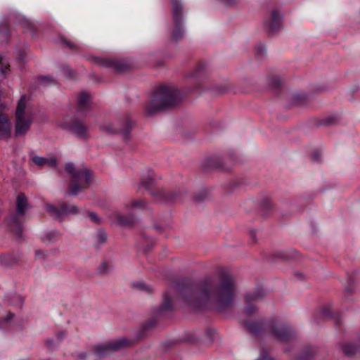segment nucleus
<instances>
[{
  "instance_id": "3c124183",
  "label": "nucleus",
  "mask_w": 360,
  "mask_h": 360,
  "mask_svg": "<svg viewBox=\"0 0 360 360\" xmlns=\"http://www.w3.org/2000/svg\"><path fill=\"white\" fill-rule=\"evenodd\" d=\"M140 285H141V288H144L147 292H150L151 291V288H149V287L146 286L144 284H141Z\"/></svg>"
},
{
  "instance_id": "f3484780",
  "label": "nucleus",
  "mask_w": 360,
  "mask_h": 360,
  "mask_svg": "<svg viewBox=\"0 0 360 360\" xmlns=\"http://www.w3.org/2000/svg\"><path fill=\"white\" fill-rule=\"evenodd\" d=\"M3 107L0 105V139L7 140L11 137V124L8 117L2 112Z\"/></svg>"
},
{
  "instance_id": "603ef678",
  "label": "nucleus",
  "mask_w": 360,
  "mask_h": 360,
  "mask_svg": "<svg viewBox=\"0 0 360 360\" xmlns=\"http://www.w3.org/2000/svg\"><path fill=\"white\" fill-rule=\"evenodd\" d=\"M259 360H271V359H267L266 358L262 356V357H260Z\"/></svg>"
},
{
  "instance_id": "a19ab883",
  "label": "nucleus",
  "mask_w": 360,
  "mask_h": 360,
  "mask_svg": "<svg viewBox=\"0 0 360 360\" xmlns=\"http://www.w3.org/2000/svg\"><path fill=\"white\" fill-rule=\"evenodd\" d=\"M143 238L148 243L147 245H155L154 243V238L151 237L146 236V235H143Z\"/></svg>"
},
{
  "instance_id": "412c9836",
  "label": "nucleus",
  "mask_w": 360,
  "mask_h": 360,
  "mask_svg": "<svg viewBox=\"0 0 360 360\" xmlns=\"http://www.w3.org/2000/svg\"><path fill=\"white\" fill-rule=\"evenodd\" d=\"M316 353V349L314 347H309L304 349L297 360H311Z\"/></svg>"
},
{
  "instance_id": "cd10ccee",
  "label": "nucleus",
  "mask_w": 360,
  "mask_h": 360,
  "mask_svg": "<svg viewBox=\"0 0 360 360\" xmlns=\"http://www.w3.org/2000/svg\"><path fill=\"white\" fill-rule=\"evenodd\" d=\"M172 304L171 299L167 295H165L164 296L162 304L161 305L160 309V313L166 311L172 310Z\"/></svg>"
},
{
  "instance_id": "4be33fe9",
  "label": "nucleus",
  "mask_w": 360,
  "mask_h": 360,
  "mask_svg": "<svg viewBox=\"0 0 360 360\" xmlns=\"http://www.w3.org/2000/svg\"><path fill=\"white\" fill-rule=\"evenodd\" d=\"M147 204L143 200H134L127 205L128 209L144 210Z\"/></svg>"
},
{
  "instance_id": "0eeeda50",
  "label": "nucleus",
  "mask_w": 360,
  "mask_h": 360,
  "mask_svg": "<svg viewBox=\"0 0 360 360\" xmlns=\"http://www.w3.org/2000/svg\"><path fill=\"white\" fill-rule=\"evenodd\" d=\"M29 207L27 198L23 193H20L16 199V211L8 217V224L11 229L18 236L21 237L22 223L25 213Z\"/></svg>"
},
{
  "instance_id": "a211bd4d",
  "label": "nucleus",
  "mask_w": 360,
  "mask_h": 360,
  "mask_svg": "<svg viewBox=\"0 0 360 360\" xmlns=\"http://www.w3.org/2000/svg\"><path fill=\"white\" fill-rule=\"evenodd\" d=\"M111 219L114 223L122 226H131L136 221V218L133 215L124 216L117 211L111 214Z\"/></svg>"
},
{
  "instance_id": "dca6fc26",
  "label": "nucleus",
  "mask_w": 360,
  "mask_h": 360,
  "mask_svg": "<svg viewBox=\"0 0 360 360\" xmlns=\"http://www.w3.org/2000/svg\"><path fill=\"white\" fill-rule=\"evenodd\" d=\"M133 127L132 121L127 117L122 127L115 128L112 125L101 126L100 129L102 131H106L108 134H117L122 133L124 135V139H127L130 131Z\"/></svg>"
},
{
  "instance_id": "f03ea898",
  "label": "nucleus",
  "mask_w": 360,
  "mask_h": 360,
  "mask_svg": "<svg viewBox=\"0 0 360 360\" xmlns=\"http://www.w3.org/2000/svg\"><path fill=\"white\" fill-rule=\"evenodd\" d=\"M183 96L174 86L161 85L150 96V100L146 105L148 115L169 108H173L181 102Z\"/></svg>"
},
{
  "instance_id": "473e14b6",
  "label": "nucleus",
  "mask_w": 360,
  "mask_h": 360,
  "mask_svg": "<svg viewBox=\"0 0 360 360\" xmlns=\"http://www.w3.org/2000/svg\"><path fill=\"white\" fill-rule=\"evenodd\" d=\"M14 317L13 314H9L0 323V327L3 328H8L12 326L11 319Z\"/></svg>"
},
{
  "instance_id": "49530a36",
  "label": "nucleus",
  "mask_w": 360,
  "mask_h": 360,
  "mask_svg": "<svg viewBox=\"0 0 360 360\" xmlns=\"http://www.w3.org/2000/svg\"><path fill=\"white\" fill-rule=\"evenodd\" d=\"M265 52V49L264 46H259L257 48V53L258 55H262Z\"/></svg>"
},
{
  "instance_id": "4468645a",
  "label": "nucleus",
  "mask_w": 360,
  "mask_h": 360,
  "mask_svg": "<svg viewBox=\"0 0 360 360\" xmlns=\"http://www.w3.org/2000/svg\"><path fill=\"white\" fill-rule=\"evenodd\" d=\"M92 60L96 65L113 69L117 72H123L130 67L129 63L121 60H110L98 57H94Z\"/></svg>"
},
{
  "instance_id": "f704fd0d",
  "label": "nucleus",
  "mask_w": 360,
  "mask_h": 360,
  "mask_svg": "<svg viewBox=\"0 0 360 360\" xmlns=\"http://www.w3.org/2000/svg\"><path fill=\"white\" fill-rule=\"evenodd\" d=\"M106 239H107V235H106L105 232L103 230H99L96 234V240H97L98 243L99 244L102 245L106 241Z\"/></svg>"
},
{
  "instance_id": "4c0bfd02",
  "label": "nucleus",
  "mask_w": 360,
  "mask_h": 360,
  "mask_svg": "<svg viewBox=\"0 0 360 360\" xmlns=\"http://www.w3.org/2000/svg\"><path fill=\"white\" fill-rule=\"evenodd\" d=\"M88 216L91 220L95 224H99L101 222V218L94 212H89Z\"/></svg>"
},
{
  "instance_id": "de8ad7c7",
  "label": "nucleus",
  "mask_w": 360,
  "mask_h": 360,
  "mask_svg": "<svg viewBox=\"0 0 360 360\" xmlns=\"http://www.w3.org/2000/svg\"><path fill=\"white\" fill-rule=\"evenodd\" d=\"M46 345H48V347H53L54 346V342H53V340H48L46 341Z\"/></svg>"
},
{
  "instance_id": "79ce46f5",
  "label": "nucleus",
  "mask_w": 360,
  "mask_h": 360,
  "mask_svg": "<svg viewBox=\"0 0 360 360\" xmlns=\"http://www.w3.org/2000/svg\"><path fill=\"white\" fill-rule=\"evenodd\" d=\"M226 6H231L236 3L237 0H219Z\"/></svg>"
},
{
  "instance_id": "39448f33",
  "label": "nucleus",
  "mask_w": 360,
  "mask_h": 360,
  "mask_svg": "<svg viewBox=\"0 0 360 360\" xmlns=\"http://www.w3.org/2000/svg\"><path fill=\"white\" fill-rule=\"evenodd\" d=\"M15 117V135L23 136L30 130L34 119V113L27 107L25 95H22L18 102Z\"/></svg>"
},
{
  "instance_id": "7ed1b4c3",
  "label": "nucleus",
  "mask_w": 360,
  "mask_h": 360,
  "mask_svg": "<svg viewBox=\"0 0 360 360\" xmlns=\"http://www.w3.org/2000/svg\"><path fill=\"white\" fill-rule=\"evenodd\" d=\"M244 326L254 335H259L261 332L265 331L280 341L289 340L294 335L289 326L277 320L245 322Z\"/></svg>"
},
{
  "instance_id": "58836bf2",
  "label": "nucleus",
  "mask_w": 360,
  "mask_h": 360,
  "mask_svg": "<svg viewBox=\"0 0 360 360\" xmlns=\"http://www.w3.org/2000/svg\"><path fill=\"white\" fill-rule=\"evenodd\" d=\"M13 298L15 301H11V304H18L19 306H21L23 302V299L18 295H14Z\"/></svg>"
},
{
  "instance_id": "6ab92c4d",
  "label": "nucleus",
  "mask_w": 360,
  "mask_h": 360,
  "mask_svg": "<svg viewBox=\"0 0 360 360\" xmlns=\"http://www.w3.org/2000/svg\"><path fill=\"white\" fill-rule=\"evenodd\" d=\"M90 109V97L85 93L79 94L77 98V111L80 113H85Z\"/></svg>"
},
{
  "instance_id": "9b49d317",
  "label": "nucleus",
  "mask_w": 360,
  "mask_h": 360,
  "mask_svg": "<svg viewBox=\"0 0 360 360\" xmlns=\"http://www.w3.org/2000/svg\"><path fill=\"white\" fill-rule=\"evenodd\" d=\"M46 209L58 220H62L64 216L69 214L75 215L79 212V210L77 206L70 205L64 202L60 203L59 207L47 205L46 206Z\"/></svg>"
},
{
  "instance_id": "c9c22d12",
  "label": "nucleus",
  "mask_w": 360,
  "mask_h": 360,
  "mask_svg": "<svg viewBox=\"0 0 360 360\" xmlns=\"http://www.w3.org/2000/svg\"><path fill=\"white\" fill-rule=\"evenodd\" d=\"M207 198V192L205 190L200 191L195 196V201H202Z\"/></svg>"
},
{
  "instance_id": "a18cd8bd",
  "label": "nucleus",
  "mask_w": 360,
  "mask_h": 360,
  "mask_svg": "<svg viewBox=\"0 0 360 360\" xmlns=\"http://www.w3.org/2000/svg\"><path fill=\"white\" fill-rule=\"evenodd\" d=\"M65 335L64 332H59L56 334L58 342H60Z\"/></svg>"
},
{
  "instance_id": "b1692460",
  "label": "nucleus",
  "mask_w": 360,
  "mask_h": 360,
  "mask_svg": "<svg viewBox=\"0 0 360 360\" xmlns=\"http://www.w3.org/2000/svg\"><path fill=\"white\" fill-rule=\"evenodd\" d=\"M18 259L16 257L9 255H3L0 256V264L4 266H11Z\"/></svg>"
},
{
  "instance_id": "ddd939ff",
  "label": "nucleus",
  "mask_w": 360,
  "mask_h": 360,
  "mask_svg": "<svg viewBox=\"0 0 360 360\" xmlns=\"http://www.w3.org/2000/svg\"><path fill=\"white\" fill-rule=\"evenodd\" d=\"M152 195L158 200L165 202H176L184 200L185 193L180 191H166L164 189H158L156 191H150Z\"/></svg>"
},
{
  "instance_id": "6e6552de",
  "label": "nucleus",
  "mask_w": 360,
  "mask_h": 360,
  "mask_svg": "<svg viewBox=\"0 0 360 360\" xmlns=\"http://www.w3.org/2000/svg\"><path fill=\"white\" fill-rule=\"evenodd\" d=\"M172 6V19L174 28L172 32V39L177 41L184 35L183 30V8L181 0H169Z\"/></svg>"
},
{
  "instance_id": "f257e3e1",
  "label": "nucleus",
  "mask_w": 360,
  "mask_h": 360,
  "mask_svg": "<svg viewBox=\"0 0 360 360\" xmlns=\"http://www.w3.org/2000/svg\"><path fill=\"white\" fill-rule=\"evenodd\" d=\"M219 274L218 278H208L195 288L188 284L183 289L178 288L191 309L198 311L212 306L223 308L231 304L236 291L235 280L226 271Z\"/></svg>"
},
{
  "instance_id": "7c9ffc66",
  "label": "nucleus",
  "mask_w": 360,
  "mask_h": 360,
  "mask_svg": "<svg viewBox=\"0 0 360 360\" xmlns=\"http://www.w3.org/2000/svg\"><path fill=\"white\" fill-rule=\"evenodd\" d=\"M60 41L70 50L77 51L79 49L77 44L66 39L63 37H60Z\"/></svg>"
},
{
  "instance_id": "bb28decb",
  "label": "nucleus",
  "mask_w": 360,
  "mask_h": 360,
  "mask_svg": "<svg viewBox=\"0 0 360 360\" xmlns=\"http://www.w3.org/2000/svg\"><path fill=\"white\" fill-rule=\"evenodd\" d=\"M38 82L40 84L44 86L52 85L56 84L54 78L51 75L39 76Z\"/></svg>"
},
{
  "instance_id": "c03bdc74",
  "label": "nucleus",
  "mask_w": 360,
  "mask_h": 360,
  "mask_svg": "<svg viewBox=\"0 0 360 360\" xmlns=\"http://www.w3.org/2000/svg\"><path fill=\"white\" fill-rule=\"evenodd\" d=\"M263 207H266V209H269L271 207V202L269 200H264L262 203Z\"/></svg>"
},
{
  "instance_id": "f8f14e48",
  "label": "nucleus",
  "mask_w": 360,
  "mask_h": 360,
  "mask_svg": "<svg viewBox=\"0 0 360 360\" xmlns=\"http://www.w3.org/2000/svg\"><path fill=\"white\" fill-rule=\"evenodd\" d=\"M283 15L277 8H273L270 11L269 15L264 21V26L266 30L270 33H274L279 30L282 27Z\"/></svg>"
},
{
  "instance_id": "ea45409f",
  "label": "nucleus",
  "mask_w": 360,
  "mask_h": 360,
  "mask_svg": "<svg viewBox=\"0 0 360 360\" xmlns=\"http://www.w3.org/2000/svg\"><path fill=\"white\" fill-rule=\"evenodd\" d=\"M250 245H253L256 243V232L255 231H250Z\"/></svg>"
},
{
  "instance_id": "aec40b11",
  "label": "nucleus",
  "mask_w": 360,
  "mask_h": 360,
  "mask_svg": "<svg viewBox=\"0 0 360 360\" xmlns=\"http://www.w3.org/2000/svg\"><path fill=\"white\" fill-rule=\"evenodd\" d=\"M32 162L40 167L49 166L50 167H56L57 165V159L55 157L51 158H45L41 156L34 155L32 158Z\"/></svg>"
},
{
  "instance_id": "423d86ee",
  "label": "nucleus",
  "mask_w": 360,
  "mask_h": 360,
  "mask_svg": "<svg viewBox=\"0 0 360 360\" xmlns=\"http://www.w3.org/2000/svg\"><path fill=\"white\" fill-rule=\"evenodd\" d=\"M130 345L131 341L125 338H122L96 347L94 352L82 353L79 354V359L80 360H92L94 358H101Z\"/></svg>"
},
{
  "instance_id": "e433bc0d",
  "label": "nucleus",
  "mask_w": 360,
  "mask_h": 360,
  "mask_svg": "<svg viewBox=\"0 0 360 360\" xmlns=\"http://www.w3.org/2000/svg\"><path fill=\"white\" fill-rule=\"evenodd\" d=\"M35 256L39 259H43L47 256L45 249H37L35 252Z\"/></svg>"
},
{
  "instance_id": "1a4fd4ad",
  "label": "nucleus",
  "mask_w": 360,
  "mask_h": 360,
  "mask_svg": "<svg viewBox=\"0 0 360 360\" xmlns=\"http://www.w3.org/2000/svg\"><path fill=\"white\" fill-rule=\"evenodd\" d=\"M63 128L80 139H86L89 136L88 127L77 118H73L70 122L64 123Z\"/></svg>"
},
{
  "instance_id": "393cba45",
  "label": "nucleus",
  "mask_w": 360,
  "mask_h": 360,
  "mask_svg": "<svg viewBox=\"0 0 360 360\" xmlns=\"http://www.w3.org/2000/svg\"><path fill=\"white\" fill-rule=\"evenodd\" d=\"M206 65L204 63H199L193 72L191 74V77L193 78H198L202 76L205 72Z\"/></svg>"
},
{
  "instance_id": "a878e982",
  "label": "nucleus",
  "mask_w": 360,
  "mask_h": 360,
  "mask_svg": "<svg viewBox=\"0 0 360 360\" xmlns=\"http://www.w3.org/2000/svg\"><path fill=\"white\" fill-rule=\"evenodd\" d=\"M359 350V348L352 344H345L342 347V351L344 354L347 356H352L356 354Z\"/></svg>"
},
{
  "instance_id": "5701e85b",
  "label": "nucleus",
  "mask_w": 360,
  "mask_h": 360,
  "mask_svg": "<svg viewBox=\"0 0 360 360\" xmlns=\"http://www.w3.org/2000/svg\"><path fill=\"white\" fill-rule=\"evenodd\" d=\"M112 270V266L107 262L103 261L97 268V274L101 276L108 274Z\"/></svg>"
},
{
  "instance_id": "8fccbe9b",
  "label": "nucleus",
  "mask_w": 360,
  "mask_h": 360,
  "mask_svg": "<svg viewBox=\"0 0 360 360\" xmlns=\"http://www.w3.org/2000/svg\"><path fill=\"white\" fill-rule=\"evenodd\" d=\"M24 57H25V53H24V51H21V52H20V53H19V56H18V60H24Z\"/></svg>"
},
{
  "instance_id": "c756f323",
  "label": "nucleus",
  "mask_w": 360,
  "mask_h": 360,
  "mask_svg": "<svg viewBox=\"0 0 360 360\" xmlns=\"http://www.w3.org/2000/svg\"><path fill=\"white\" fill-rule=\"evenodd\" d=\"M59 238H60V233L58 231H51V232L46 233L44 235V236L43 238V240L44 242L47 241L49 243H53V242L58 240Z\"/></svg>"
},
{
  "instance_id": "2f4dec72",
  "label": "nucleus",
  "mask_w": 360,
  "mask_h": 360,
  "mask_svg": "<svg viewBox=\"0 0 360 360\" xmlns=\"http://www.w3.org/2000/svg\"><path fill=\"white\" fill-rule=\"evenodd\" d=\"M153 183V178L151 174H148L147 177H143L141 179L140 182V187H144L146 189H150Z\"/></svg>"
},
{
  "instance_id": "72a5a7b5",
  "label": "nucleus",
  "mask_w": 360,
  "mask_h": 360,
  "mask_svg": "<svg viewBox=\"0 0 360 360\" xmlns=\"http://www.w3.org/2000/svg\"><path fill=\"white\" fill-rule=\"evenodd\" d=\"M283 82V79L279 77H274L271 79L270 81V85L273 88H279L282 84Z\"/></svg>"
},
{
  "instance_id": "09e8293b",
  "label": "nucleus",
  "mask_w": 360,
  "mask_h": 360,
  "mask_svg": "<svg viewBox=\"0 0 360 360\" xmlns=\"http://www.w3.org/2000/svg\"><path fill=\"white\" fill-rule=\"evenodd\" d=\"M312 159L314 161H319V154L318 153H314L312 155Z\"/></svg>"
},
{
  "instance_id": "c85d7f7f",
  "label": "nucleus",
  "mask_w": 360,
  "mask_h": 360,
  "mask_svg": "<svg viewBox=\"0 0 360 360\" xmlns=\"http://www.w3.org/2000/svg\"><path fill=\"white\" fill-rule=\"evenodd\" d=\"M152 229L156 233L162 234L169 229V225L168 224L154 223L152 226Z\"/></svg>"
},
{
  "instance_id": "20e7f679",
  "label": "nucleus",
  "mask_w": 360,
  "mask_h": 360,
  "mask_svg": "<svg viewBox=\"0 0 360 360\" xmlns=\"http://www.w3.org/2000/svg\"><path fill=\"white\" fill-rule=\"evenodd\" d=\"M65 169L73 181V184L69 187L68 195H76L80 191L87 188L91 184L92 172L90 169L76 168L71 162L67 163Z\"/></svg>"
},
{
  "instance_id": "37998d69",
  "label": "nucleus",
  "mask_w": 360,
  "mask_h": 360,
  "mask_svg": "<svg viewBox=\"0 0 360 360\" xmlns=\"http://www.w3.org/2000/svg\"><path fill=\"white\" fill-rule=\"evenodd\" d=\"M9 65L7 64L6 65H4V64L0 65V72L2 73L3 75H5L6 73V70L8 68Z\"/></svg>"
},
{
  "instance_id": "2eb2a0df",
  "label": "nucleus",
  "mask_w": 360,
  "mask_h": 360,
  "mask_svg": "<svg viewBox=\"0 0 360 360\" xmlns=\"http://www.w3.org/2000/svg\"><path fill=\"white\" fill-rule=\"evenodd\" d=\"M264 295L263 289H257L255 292L245 295V300L247 304L245 309V315L250 316L256 312L257 309L253 304L261 300Z\"/></svg>"
},
{
  "instance_id": "864d4df0",
  "label": "nucleus",
  "mask_w": 360,
  "mask_h": 360,
  "mask_svg": "<svg viewBox=\"0 0 360 360\" xmlns=\"http://www.w3.org/2000/svg\"><path fill=\"white\" fill-rule=\"evenodd\" d=\"M2 60H3V58L1 56H0V63L2 61Z\"/></svg>"
},
{
  "instance_id": "9d476101",
  "label": "nucleus",
  "mask_w": 360,
  "mask_h": 360,
  "mask_svg": "<svg viewBox=\"0 0 360 360\" xmlns=\"http://www.w3.org/2000/svg\"><path fill=\"white\" fill-rule=\"evenodd\" d=\"M10 23L18 24L25 27H29L31 25L30 22L23 15L13 13L9 15L8 19L0 22V34L3 37L7 38L10 33Z\"/></svg>"
}]
</instances>
